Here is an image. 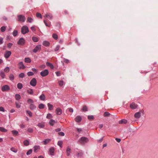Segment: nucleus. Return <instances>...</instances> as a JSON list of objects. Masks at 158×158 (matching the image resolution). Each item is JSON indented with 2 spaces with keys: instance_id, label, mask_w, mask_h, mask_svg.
<instances>
[{
  "instance_id": "f257e3e1",
  "label": "nucleus",
  "mask_w": 158,
  "mask_h": 158,
  "mask_svg": "<svg viewBox=\"0 0 158 158\" xmlns=\"http://www.w3.org/2000/svg\"><path fill=\"white\" fill-rule=\"evenodd\" d=\"M79 142L82 145L85 144L89 141L88 139L85 137H81L79 140Z\"/></svg>"
},
{
  "instance_id": "f03ea898",
  "label": "nucleus",
  "mask_w": 158,
  "mask_h": 158,
  "mask_svg": "<svg viewBox=\"0 0 158 158\" xmlns=\"http://www.w3.org/2000/svg\"><path fill=\"white\" fill-rule=\"evenodd\" d=\"M144 114V111L143 110H142L136 113L134 115L135 117L137 118H139L142 115H143Z\"/></svg>"
},
{
  "instance_id": "7ed1b4c3",
  "label": "nucleus",
  "mask_w": 158,
  "mask_h": 158,
  "mask_svg": "<svg viewBox=\"0 0 158 158\" xmlns=\"http://www.w3.org/2000/svg\"><path fill=\"white\" fill-rule=\"evenodd\" d=\"M29 31L28 28L26 25L23 26L21 28V33L23 34H25L28 33Z\"/></svg>"
},
{
  "instance_id": "20e7f679",
  "label": "nucleus",
  "mask_w": 158,
  "mask_h": 158,
  "mask_svg": "<svg viewBox=\"0 0 158 158\" xmlns=\"http://www.w3.org/2000/svg\"><path fill=\"white\" fill-rule=\"evenodd\" d=\"M18 21L19 22H23L25 21L26 18L25 17L22 15H19L17 16Z\"/></svg>"
},
{
  "instance_id": "39448f33",
  "label": "nucleus",
  "mask_w": 158,
  "mask_h": 158,
  "mask_svg": "<svg viewBox=\"0 0 158 158\" xmlns=\"http://www.w3.org/2000/svg\"><path fill=\"white\" fill-rule=\"evenodd\" d=\"M49 73V71L47 69H45L41 71L40 73L41 76L42 77H45L47 76Z\"/></svg>"
},
{
  "instance_id": "423d86ee",
  "label": "nucleus",
  "mask_w": 158,
  "mask_h": 158,
  "mask_svg": "<svg viewBox=\"0 0 158 158\" xmlns=\"http://www.w3.org/2000/svg\"><path fill=\"white\" fill-rule=\"evenodd\" d=\"M1 89L2 90L3 92H5L9 90L10 89V87L8 85H6L2 86Z\"/></svg>"
},
{
  "instance_id": "0eeeda50",
  "label": "nucleus",
  "mask_w": 158,
  "mask_h": 158,
  "mask_svg": "<svg viewBox=\"0 0 158 158\" xmlns=\"http://www.w3.org/2000/svg\"><path fill=\"white\" fill-rule=\"evenodd\" d=\"M30 85L33 86H35L37 84V81L35 78H33L30 81Z\"/></svg>"
},
{
  "instance_id": "6e6552de",
  "label": "nucleus",
  "mask_w": 158,
  "mask_h": 158,
  "mask_svg": "<svg viewBox=\"0 0 158 158\" xmlns=\"http://www.w3.org/2000/svg\"><path fill=\"white\" fill-rule=\"evenodd\" d=\"M25 40L23 37L20 38L17 42V44L19 45H23L24 44Z\"/></svg>"
},
{
  "instance_id": "1a4fd4ad",
  "label": "nucleus",
  "mask_w": 158,
  "mask_h": 158,
  "mask_svg": "<svg viewBox=\"0 0 158 158\" xmlns=\"http://www.w3.org/2000/svg\"><path fill=\"white\" fill-rule=\"evenodd\" d=\"M41 49V45H37L35 48L32 50L33 52L34 53L37 52L39 50L40 51Z\"/></svg>"
},
{
  "instance_id": "9d476101",
  "label": "nucleus",
  "mask_w": 158,
  "mask_h": 158,
  "mask_svg": "<svg viewBox=\"0 0 158 158\" xmlns=\"http://www.w3.org/2000/svg\"><path fill=\"white\" fill-rule=\"evenodd\" d=\"M11 52L9 51H6L4 53V56L6 58H8L11 55Z\"/></svg>"
},
{
  "instance_id": "9b49d317",
  "label": "nucleus",
  "mask_w": 158,
  "mask_h": 158,
  "mask_svg": "<svg viewBox=\"0 0 158 158\" xmlns=\"http://www.w3.org/2000/svg\"><path fill=\"white\" fill-rule=\"evenodd\" d=\"M137 105L135 103L133 102L130 105V107L131 109H135L137 108Z\"/></svg>"
},
{
  "instance_id": "f8f14e48",
  "label": "nucleus",
  "mask_w": 158,
  "mask_h": 158,
  "mask_svg": "<svg viewBox=\"0 0 158 158\" xmlns=\"http://www.w3.org/2000/svg\"><path fill=\"white\" fill-rule=\"evenodd\" d=\"M56 114L57 115H60L62 113V110L60 108H57L56 110Z\"/></svg>"
},
{
  "instance_id": "ddd939ff",
  "label": "nucleus",
  "mask_w": 158,
  "mask_h": 158,
  "mask_svg": "<svg viewBox=\"0 0 158 158\" xmlns=\"http://www.w3.org/2000/svg\"><path fill=\"white\" fill-rule=\"evenodd\" d=\"M54 148H50L49 150V153L51 156H53L54 155Z\"/></svg>"
},
{
  "instance_id": "4468645a",
  "label": "nucleus",
  "mask_w": 158,
  "mask_h": 158,
  "mask_svg": "<svg viewBox=\"0 0 158 158\" xmlns=\"http://www.w3.org/2000/svg\"><path fill=\"white\" fill-rule=\"evenodd\" d=\"M44 17L48 18H49L50 19H52L53 17L52 14L50 13H47L45 15Z\"/></svg>"
},
{
  "instance_id": "2eb2a0df",
  "label": "nucleus",
  "mask_w": 158,
  "mask_h": 158,
  "mask_svg": "<svg viewBox=\"0 0 158 158\" xmlns=\"http://www.w3.org/2000/svg\"><path fill=\"white\" fill-rule=\"evenodd\" d=\"M75 120L76 122L79 123L81 121L82 118L80 116H78L75 118Z\"/></svg>"
},
{
  "instance_id": "dca6fc26",
  "label": "nucleus",
  "mask_w": 158,
  "mask_h": 158,
  "mask_svg": "<svg viewBox=\"0 0 158 158\" xmlns=\"http://www.w3.org/2000/svg\"><path fill=\"white\" fill-rule=\"evenodd\" d=\"M20 66H19V69H24L25 68V66L24 65L23 63L22 62H20L18 64Z\"/></svg>"
},
{
  "instance_id": "f3484780",
  "label": "nucleus",
  "mask_w": 158,
  "mask_h": 158,
  "mask_svg": "<svg viewBox=\"0 0 158 158\" xmlns=\"http://www.w3.org/2000/svg\"><path fill=\"white\" fill-rule=\"evenodd\" d=\"M46 65L50 67L51 69H54V67L52 63L47 62H46Z\"/></svg>"
},
{
  "instance_id": "a211bd4d",
  "label": "nucleus",
  "mask_w": 158,
  "mask_h": 158,
  "mask_svg": "<svg viewBox=\"0 0 158 158\" xmlns=\"http://www.w3.org/2000/svg\"><path fill=\"white\" fill-rule=\"evenodd\" d=\"M50 44L49 42L47 41L44 40L43 42V44L44 46L48 47L49 46Z\"/></svg>"
},
{
  "instance_id": "6ab92c4d",
  "label": "nucleus",
  "mask_w": 158,
  "mask_h": 158,
  "mask_svg": "<svg viewBox=\"0 0 158 158\" xmlns=\"http://www.w3.org/2000/svg\"><path fill=\"white\" fill-rule=\"evenodd\" d=\"M39 98L41 100L44 101L45 99V96L44 94L42 93L39 97Z\"/></svg>"
},
{
  "instance_id": "aec40b11",
  "label": "nucleus",
  "mask_w": 158,
  "mask_h": 158,
  "mask_svg": "<svg viewBox=\"0 0 158 158\" xmlns=\"http://www.w3.org/2000/svg\"><path fill=\"white\" fill-rule=\"evenodd\" d=\"M71 149L69 147L67 148L66 149V155L67 156H69L71 153Z\"/></svg>"
},
{
  "instance_id": "412c9836",
  "label": "nucleus",
  "mask_w": 158,
  "mask_h": 158,
  "mask_svg": "<svg viewBox=\"0 0 158 158\" xmlns=\"http://www.w3.org/2000/svg\"><path fill=\"white\" fill-rule=\"evenodd\" d=\"M29 108L31 110H34L36 109V106L33 104H31L29 106Z\"/></svg>"
},
{
  "instance_id": "4be33fe9",
  "label": "nucleus",
  "mask_w": 158,
  "mask_h": 158,
  "mask_svg": "<svg viewBox=\"0 0 158 158\" xmlns=\"http://www.w3.org/2000/svg\"><path fill=\"white\" fill-rule=\"evenodd\" d=\"M127 123V120L125 119H122L119 122V124H126Z\"/></svg>"
},
{
  "instance_id": "5701e85b",
  "label": "nucleus",
  "mask_w": 158,
  "mask_h": 158,
  "mask_svg": "<svg viewBox=\"0 0 158 158\" xmlns=\"http://www.w3.org/2000/svg\"><path fill=\"white\" fill-rule=\"evenodd\" d=\"M55 123L56 122L55 120L52 119L50 120L49 122V124L52 126H53Z\"/></svg>"
},
{
  "instance_id": "b1692460",
  "label": "nucleus",
  "mask_w": 158,
  "mask_h": 158,
  "mask_svg": "<svg viewBox=\"0 0 158 158\" xmlns=\"http://www.w3.org/2000/svg\"><path fill=\"white\" fill-rule=\"evenodd\" d=\"M33 148H34V152H37V150L38 149H40V146H39L35 145L34 147Z\"/></svg>"
},
{
  "instance_id": "393cba45",
  "label": "nucleus",
  "mask_w": 158,
  "mask_h": 158,
  "mask_svg": "<svg viewBox=\"0 0 158 158\" xmlns=\"http://www.w3.org/2000/svg\"><path fill=\"white\" fill-rule=\"evenodd\" d=\"M15 98L17 100H19L21 98V96L19 94H16L15 96Z\"/></svg>"
},
{
  "instance_id": "a878e982",
  "label": "nucleus",
  "mask_w": 158,
  "mask_h": 158,
  "mask_svg": "<svg viewBox=\"0 0 158 158\" xmlns=\"http://www.w3.org/2000/svg\"><path fill=\"white\" fill-rule=\"evenodd\" d=\"M24 61L27 63H30L31 62V59L29 57H26L24 59Z\"/></svg>"
},
{
  "instance_id": "bb28decb",
  "label": "nucleus",
  "mask_w": 158,
  "mask_h": 158,
  "mask_svg": "<svg viewBox=\"0 0 158 158\" xmlns=\"http://www.w3.org/2000/svg\"><path fill=\"white\" fill-rule=\"evenodd\" d=\"M23 144L26 146H27L29 144V141L27 139H26L23 142Z\"/></svg>"
},
{
  "instance_id": "cd10ccee",
  "label": "nucleus",
  "mask_w": 158,
  "mask_h": 158,
  "mask_svg": "<svg viewBox=\"0 0 158 158\" xmlns=\"http://www.w3.org/2000/svg\"><path fill=\"white\" fill-rule=\"evenodd\" d=\"M27 92L28 94H33L34 93L33 90L32 89H30L27 90Z\"/></svg>"
},
{
  "instance_id": "c85d7f7f",
  "label": "nucleus",
  "mask_w": 158,
  "mask_h": 158,
  "mask_svg": "<svg viewBox=\"0 0 158 158\" xmlns=\"http://www.w3.org/2000/svg\"><path fill=\"white\" fill-rule=\"evenodd\" d=\"M17 88L19 89H22L23 87L22 84L20 83H18L17 85Z\"/></svg>"
},
{
  "instance_id": "c756f323",
  "label": "nucleus",
  "mask_w": 158,
  "mask_h": 158,
  "mask_svg": "<svg viewBox=\"0 0 158 158\" xmlns=\"http://www.w3.org/2000/svg\"><path fill=\"white\" fill-rule=\"evenodd\" d=\"M32 40L34 42H37L39 41L38 38L37 37H35V36H33L32 37Z\"/></svg>"
},
{
  "instance_id": "7c9ffc66",
  "label": "nucleus",
  "mask_w": 158,
  "mask_h": 158,
  "mask_svg": "<svg viewBox=\"0 0 158 158\" xmlns=\"http://www.w3.org/2000/svg\"><path fill=\"white\" fill-rule=\"evenodd\" d=\"M37 126L41 128H44L45 127L44 124H42L40 123H38V124L37 125Z\"/></svg>"
},
{
  "instance_id": "2f4dec72",
  "label": "nucleus",
  "mask_w": 158,
  "mask_h": 158,
  "mask_svg": "<svg viewBox=\"0 0 158 158\" xmlns=\"http://www.w3.org/2000/svg\"><path fill=\"white\" fill-rule=\"evenodd\" d=\"M0 76L2 79L5 78V74L2 71H0Z\"/></svg>"
},
{
  "instance_id": "473e14b6",
  "label": "nucleus",
  "mask_w": 158,
  "mask_h": 158,
  "mask_svg": "<svg viewBox=\"0 0 158 158\" xmlns=\"http://www.w3.org/2000/svg\"><path fill=\"white\" fill-rule=\"evenodd\" d=\"M12 134L14 135H19V132L18 131L15 130H13L12 131Z\"/></svg>"
},
{
  "instance_id": "72a5a7b5",
  "label": "nucleus",
  "mask_w": 158,
  "mask_h": 158,
  "mask_svg": "<svg viewBox=\"0 0 158 158\" xmlns=\"http://www.w3.org/2000/svg\"><path fill=\"white\" fill-rule=\"evenodd\" d=\"M48 106V109L50 110H51L53 109V106L50 104V103H48L47 104Z\"/></svg>"
},
{
  "instance_id": "f704fd0d",
  "label": "nucleus",
  "mask_w": 158,
  "mask_h": 158,
  "mask_svg": "<svg viewBox=\"0 0 158 158\" xmlns=\"http://www.w3.org/2000/svg\"><path fill=\"white\" fill-rule=\"evenodd\" d=\"M83 111L86 112L88 111V108L85 105L83 106L82 109Z\"/></svg>"
},
{
  "instance_id": "c9c22d12",
  "label": "nucleus",
  "mask_w": 158,
  "mask_h": 158,
  "mask_svg": "<svg viewBox=\"0 0 158 158\" xmlns=\"http://www.w3.org/2000/svg\"><path fill=\"white\" fill-rule=\"evenodd\" d=\"M83 155V153L82 151L79 152L77 153L78 157H82Z\"/></svg>"
},
{
  "instance_id": "e433bc0d",
  "label": "nucleus",
  "mask_w": 158,
  "mask_h": 158,
  "mask_svg": "<svg viewBox=\"0 0 158 158\" xmlns=\"http://www.w3.org/2000/svg\"><path fill=\"white\" fill-rule=\"evenodd\" d=\"M45 107V105L43 104H40L38 106V108L40 109H43Z\"/></svg>"
},
{
  "instance_id": "4c0bfd02",
  "label": "nucleus",
  "mask_w": 158,
  "mask_h": 158,
  "mask_svg": "<svg viewBox=\"0 0 158 158\" xmlns=\"http://www.w3.org/2000/svg\"><path fill=\"white\" fill-rule=\"evenodd\" d=\"M0 131L2 132H5L7 131V130L5 129L4 127H0Z\"/></svg>"
},
{
  "instance_id": "58836bf2",
  "label": "nucleus",
  "mask_w": 158,
  "mask_h": 158,
  "mask_svg": "<svg viewBox=\"0 0 158 158\" xmlns=\"http://www.w3.org/2000/svg\"><path fill=\"white\" fill-rule=\"evenodd\" d=\"M88 118L90 121H91L94 118V117L93 115H89L88 116Z\"/></svg>"
},
{
  "instance_id": "ea45409f",
  "label": "nucleus",
  "mask_w": 158,
  "mask_h": 158,
  "mask_svg": "<svg viewBox=\"0 0 158 158\" xmlns=\"http://www.w3.org/2000/svg\"><path fill=\"white\" fill-rule=\"evenodd\" d=\"M9 78L10 79L11 81L13 80L14 79V76L13 74H10L9 75Z\"/></svg>"
},
{
  "instance_id": "a19ab883",
  "label": "nucleus",
  "mask_w": 158,
  "mask_h": 158,
  "mask_svg": "<svg viewBox=\"0 0 158 158\" xmlns=\"http://www.w3.org/2000/svg\"><path fill=\"white\" fill-rule=\"evenodd\" d=\"M10 150L15 153H16L17 152V149L15 148L14 147H12L10 148Z\"/></svg>"
},
{
  "instance_id": "79ce46f5",
  "label": "nucleus",
  "mask_w": 158,
  "mask_h": 158,
  "mask_svg": "<svg viewBox=\"0 0 158 158\" xmlns=\"http://www.w3.org/2000/svg\"><path fill=\"white\" fill-rule=\"evenodd\" d=\"M110 115V114L107 112H105L104 113L103 115L104 117L109 116Z\"/></svg>"
},
{
  "instance_id": "37998d69",
  "label": "nucleus",
  "mask_w": 158,
  "mask_h": 158,
  "mask_svg": "<svg viewBox=\"0 0 158 158\" xmlns=\"http://www.w3.org/2000/svg\"><path fill=\"white\" fill-rule=\"evenodd\" d=\"M36 15V17H37L40 18V19H42V15L39 12H37Z\"/></svg>"
},
{
  "instance_id": "c03bdc74",
  "label": "nucleus",
  "mask_w": 158,
  "mask_h": 158,
  "mask_svg": "<svg viewBox=\"0 0 158 158\" xmlns=\"http://www.w3.org/2000/svg\"><path fill=\"white\" fill-rule=\"evenodd\" d=\"M18 33V32L17 30H15L13 31L12 34L14 36H16L17 35Z\"/></svg>"
},
{
  "instance_id": "a18cd8bd",
  "label": "nucleus",
  "mask_w": 158,
  "mask_h": 158,
  "mask_svg": "<svg viewBox=\"0 0 158 158\" xmlns=\"http://www.w3.org/2000/svg\"><path fill=\"white\" fill-rule=\"evenodd\" d=\"M6 30V27L5 26H2L0 28V30L2 32H4Z\"/></svg>"
},
{
  "instance_id": "49530a36",
  "label": "nucleus",
  "mask_w": 158,
  "mask_h": 158,
  "mask_svg": "<svg viewBox=\"0 0 158 158\" xmlns=\"http://www.w3.org/2000/svg\"><path fill=\"white\" fill-rule=\"evenodd\" d=\"M63 142L61 141H59L58 142L57 145L59 146L60 148H62Z\"/></svg>"
},
{
  "instance_id": "de8ad7c7",
  "label": "nucleus",
  "mask_w": 158,
  "mask_h": 158,
  "mask_svg": "<svg viewBox=\"0 0 158 158\" xmlns=\"http://www.w3.org/2000/svg\"><path fill=\"white\" fill-rule=\"evenodd\" d=\"M52 37L56 40L58 39V37L57 35L56 34H53L52 35Z\"/></svg>"
},
{
  "instance_id": "09e8293b",
  "label": "nucleus",
  "mask_w": 158,
  "mask_h": 158,
  "mask_svg": "<svg viewBox=\"0 0 158 158\" xmlns=\"http://www.w3.org/2000/svg\"><path fill=\"white\" fill-rule=\"evenodd\" d=\"M50 141V139H45L44 141V144L45 145L46 144L48 143H49Z\"/></svg>"
},
{
  "instance_id": "8fccbe9b",
  "label": "nucleus",
  "mask_w": 158,
  "mask_h": 158,
  "mask_svg": "<svg viewBox=\"0 0 158 158\" xmlns=\"http://www.w3.org/2000/svg\"><path fill=\"white\" fill-rule=\"evenodd\" d=\"M19 76L20 78H23L25 76V74L23 73H21L19 74Z\"/></svg>"
},
{
  "instance_id": "3c124183",
  "label": "nucleus",
  "mask_w": 158,
  "mask_h": 158,
  "mask_svg": "<svg viewBox=\"0 0 158 158\" xmlns=\"http://www.w3.org/2000/svg\"><path fill=\"white\" fill-rule=\"evenodd\" d=\"M46 118L48 119H50V118H52L53 117L52 115L51 114L48 113L47 115L46 116Z\"/></svg>"
},
{
  "instance_id": "603ef678",
  "label": "nucleus",
  "mask_w": 158,
  "mask_h": 158,
  "mask_svg": "<svg viewBox=\"0 0 158 158\" xmlns=\"http://www.w3.org/2000/svg\"><path fill=\"white\" fill-rule=\"evenodd\" d=\"M32 152V149H30L27 151L26 153V154L27 155H29L31 154Z\"/></svg>"
},
{
  "instance_id": "864d4df0",
  "label": "nucleus",
  "mask_w": 158,
  "mask_h": 158,
  "mask_svg": "<svg viewBox=\"0 0 158 158\" xmlns=\"http://www.w3.org/2000/svg\"><path fill=\"white\" fill-rule=\"evenodd\" d=\"M33 21V19L29 17H28L27 18V22H28L29 23H31Z\"/></svg>"
},
{
  "instance_id": "5fc2aeb1",
  "label": "nucleus",
  "mask_w": 158,
  "mask_h": 158,
  "mask_svg": "<svg viewBox=\"0 0 158 158\" xmlns=\"http://www.w3.org/2000/svg\"><path fill=\"white\" fill-rule=\"evenodd\" d=\"M26 112L29 114V116L31 117L32 116V113L30 111L27 110L26 111Z\"/></svg>"
},
{
  "instance_id": "6e6d98bb",
  "label": "nucleus",
  "mask_w": 158,
  "mask_h": 158,
  "mask_svg": "<svg viewBox=\"0 0 158 158\" xmlns=\"http://www.w3.org/2000/svg\"><path fill=\"white\" fill-rule=\"evenodd\" d=\"M44 22L45 23V25L48 27H50V22L49 23V24H48L47 23L46 21L45 20H44Z\"/></svg>"
},
{
  "instance_id": "4d7b16f0",
  "label": "nucleus",
  "mask_w": 158,
  "mask_h": 158,
  "mask_svg": "<svg viewBox=\"0 0 158 158\" xmlns=\"http://www.w3.org/2000/svg\"><path fill=\"white\" fill-rule=\"evenodd\" d=\"M34 74L33 72L31 71L28 72L27 73V75L29 76H32Z\"/></svg>"
},
{
  "instance_id": "13d9d810",
  "label": "nucleus",
  "mask_w": 158,
  "mask_h": 158,
  "mask_svg": "<svg viewBox=\"0 0 158 158\" xmlns=\"http://www.w3.org/2000/svg\"><path fill=\"white\" fill-rule=\"evenodd\" d=\"M27 102L28 103H32L34 102V101L32 99L29 98L27 101Z\"/></svg>"
},
{
  "instance_id": "bf43d9fd",
  "label": "nucleus",
  "mask_w": 158,
  "mask_h": 158,
  "mask_svg": "<svg viewBox=\"0 0 158 158\" xmlns=\"http://www.w3.org/2000/svg\"><path fill=\"white\" fill-rule=\"evenodd\" d=\"M27 131L28 132L31 133L33 132V130L31 128H28L27 129Z\"/></svg>"
},
{
  "instance_id": "052dcab7",
  "label": "nucleus",
  "mask_w": 158,
  "mask_h": 158,
  "mask_svg": "<svg viewBox=\"0 0 158 158\" xmlns=\"http://www.w3.org/2000/svg\"><path fill=\"white\" fill-rule=\"evenodd\" d=\"M13 44L11 43H9L7 44V47L9 48H10Z\"/></svg>"
},
{
  "instance_id": "680f3d73",
  "label": "nucleus",
  "mask_w": 158,
  "mask_h": 158,
  "mask_svg": "<svg viewBox=\"0 0 158 158\" xmlns=\"http://www.w3.org/2000/svg\"><path fill=\"white\" fill-rule=\"evenodd\" d=\"M4 71L6 72H8L10 71V68L8 67H6L4 69Z\"/></svg>"
},
{
  "instance_id": "e2e57ef3",
  "label": "nucleus",
  "mask_w": 158,
  "mask_h": 158,
  "mask_svg": "<svg viewBox=\"0 0 158 158\" xmlns=\"http://www.w3.org/2000/svg\"><path fill=\"white\" fill-rule=\"evenodd\" d=\"M76 129L77 131L79 133H80V132L82 131V129L81 128H76Z\"/></svg>"
},
{
  "instance_id": "0e129e2a",
  "label": "nucleus",
  "mask_w": 158,
  "mask_h": 158,
  "mask_svg": "<svg viewBox=\"0 0 158 158\" xmlns=\"http://www.w3.org/2000/svg\"><path fill=\"white\" fill-rule=\"evenodd\" d=\"M60 48V46L59 45H57V46H56V47L54 49V51L56 52V51H58L59 50Z\"/></svg>"
},
{
  "instance_id": "69168bd1",
  "label": "nucleus",
  "mask_w": 158,
  "mask_h": 158,
  "mask_svg": "<svg viewBox=\"0 0 158 158\" xmlns=\"http://www.w3.org/2000/svg\"><path fill=\"white\" fill-rule=\"evenodd\" d=\"M58 134L59 135L62 136H64V135H65L64 133L63 132H59L58 133Z\"/></svg>"
},
{
  "instance_id": "338daca9",
  "label": "nucleus",
  "mask_w": 158,
  "mask_h": 158,
  "mask_svg": "<svg viewBox=\"0 0 158 158\" xmlns=\"http://www.w3.org/2000/svg\"><path fill=\"white\" fill-rule=\"evenodd\" d=\"M64 82L63 81L61 80L59 82V84L60 86H62L63 85Z\"/></svg>"
},
{
  "instance_id": "774afa93",
  "label": "nucleus",
  "mask_w": 158,
  "mask_h": 158,
  "mask_svg": "<svg viewBox=\"0 0 158 158\" xmlns=\"http://www.w3.org/2000/svg\"><path fill=\"white\" fill-rule=\"evenodd\" d=\"M64 62L68 64L69 62V60L67 59L64 58Z\"/></svg>"
}]
</instances>
